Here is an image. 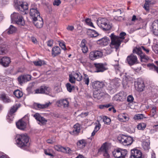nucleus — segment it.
I'll use <instances>...</instances> for the list:
<instances>
[{
    "label": "nucleus",
    "instance_id": "b1692460",
    "mask_svg": "<svg viewBox=\"0 0 158 158\" xmlns=\"http://www.w3.org/2000/svg\"><path fill=\"white\" fill-rule=\"evenodd\" d=\"M16 125L18 128L21 130H24L26 127V123L23 119L19 120L16 123Z\"/></svg>",
    "mask_w": 158,
    "mask_h": 158
},
{
    "label": "nucleus",
    "instance_id": "69168bd1",
    "mask_svg": "<svg viewBox=\"0 0 158 158\" xmlns=\"http://www.w3.org/2000/svg\"><path fill=\"white\" fill-rule=\"evenodd\" d=\"M60 46L64 50H66V48L64 43L63 42H61L59 43Z\"/></svg>",
    "mask_w": 158,
    "mask_h": 158
},
{
    "label": "nucleus",
    "instance_id": "bf43d9fd",
    "mask_svg": "<svg viewBox=\"0 0 158 158\" xmlns=\"http://www.w3.org/2000/svg\"><path fill=\"white\" fill-rule=\"evenodd\" d=\"M17 31L16 27L10 25V34L16 33Z\"/></svg>",
    "mask_w": 158,
    "mask_h": 158
},
{
    "label": "nucleus",
    "instance_id": "6e6d98bb",
    "mask_svg": "<svg viewBox=\"0 0 158 158\" xmlns=\"http://www.w3.org/2000/svg\"><path fill=\"white\" fill-rule=\"evenodd\" d=\"M127 62L130 66L138 63L137 60H127Z\"/></svg>",
    "mask_w": 158,
    "mask_h": 158
},
{
    "label": "nucleus",
    "instance_id": "cd10ccee",
    "mask_svg": "<svg viewBox=\"0 0 158 158\" xmlns=\"http://www.w3.org/2000/svg\"><path fill=\"white\" fill-rule=\"evenodd\" d=\"M8 48V46L6 44L0 45V55L6 54L7 52Z\"/></svg>",
    "mask_w": 158,
    "mask_h": 158
},
{
    "label": "nucleus",
    "instance_id": "bb28decb",
    "mask_svg": "<svg viewBox=\"0 0 158 158\" xmlns=\"http://www.w3.org/2000/svg\"><path fill=\"white\" fill-rule=\"evenodd\" d=\"M52 104V102H47L46 103L43 104H41L38 103H36L35 104V106H37L39 108L43 109L48 108Z\"/></svg>",
    "mask_w": 158,
    "mask_h": 158
},
{
    "label": "nucleus",
    "instance_id": "5701e85b",
    "mask_svg": "<svg viewBox=\"0 0 158 158\" xmlns=\"http://www.w3.org/2000/svg\"><path fill=\"white\" fill-rule=\"evenodd\" d=\"M151 27L154 34L158 36V19L155 20L153 22Z\"/></svg>",
    "mask_w": 158,
    "mask_h": 158
},
{
    "label": "nucleus",
    "instance_id": "09e8293b",
    "mask_svg": "<svg viewBox=\"0 0 158 158\" xmlns=\"http://www.w3.org/2000/svg\"><path fill=\"white\" fill-rule=\"evenodd\" d=\"M146 125L145 123H141L139 124L137 126V128L139 130H143L146 127Z\"/></svg>",
    "mask_w": 158,
    "mask_h": 158
},
{
    "label": "nucleus",
    "instance_id": "603ef678",
    "mask_svg": "<svg viewBox=\"0 0 158 158\" xmlns=\"http://www.w3.org/2000/svg\"><path fill=\"white\" fill-rule=\"evenodd\" d=\"M122 12L121 10L120 9H118L116 11H114L113 15L114 16V18L120 16Z\"/></svg>",
    "mask_w": 158,
    "mask_h": 158
},
{
    "label": "nucleus",
    "instance_id": "393cba45",
    "mask_svg": "<svg viewBox=\"0 0 158 158\" xmlns=\"http://www.w3.org/2000/svg\"><path fill=\"white\" fill-rule=\"evenodd\" d=\"M86 40L84 39L82 40L80 44V46L81 48L82 52L84 53H86L88 51V48L86 45Z\"/></svg>",
    "mask_w": 158,
    "mask_h": 158
},
{
    "label": "nucleus",
    "instance_id": "c9c22d12",
    "mask_svg": "<svg viewBox=\"0 0 158 158\" xmlns=\"http://www.w3.org/2000/svg\"><path fill=\"white\" fill-rule=\"evenodd\" d=\"M80 130V125L78 123H76L74 126L73 132L75 134L79 132Z\"/></svg>",
    "mask_w": 158,
    "mask_h": 158
},
{
    "label": "nucleus",
    "instance_id": "13d9d810",
    "mask_svg": "<svg viewBox=\"0 0 158 158\" xmlns=\"http://www.w3.org/2000/svg\"><path fill=\"white\" fill-rule=\"evenodd\" d=\"M114 62L117 63L116 64H113V65L114 66L115 69L116 71H120V67L119 66L118 64V61L117 60H115L114 61Z\"/></svg>",
    "mask_w": 158,
    "mask_h": 158
},
{
    "label": "nucleus",
    "instance_id": "49530a36",
    "mask_svg": "<svg viewBox=\"0 0 158 158\" xmlns=\"http://www.w3.org/2000/svg\"><path fill=\"white\" fill-rule=\"evenodd\" d=\"M148 66L149 67L150 69L156 71L158 73V67L156 66L153 64H148Z\"/></svg>",
    "mask_w": 158,
    "mask_h": 158
},
{
    "label": "nucleus",
    "instance_id": "9b49d317",
    "mask_svg": "<svg viewBox=\"0 0 158 158\" xmlns=\"http://www.w3.org/2000/svg\"><path fill=\"white\" fill-rule=\"evenodd\" d=\"M127 95L126 92L121 91L114 95L113 99L117 101L123 102L126 99Z\"/></svg>",
    "mask_w": 158,
    "mask_h": 158
},
{
    "label": "nucleus",
    "instance_id": "e433bc0d",
    "mask_svg": "<svg viewBox=\"0 0 158 158\" xmlns=\"http://www.w3.org/2000/svg\"><path fill=\"white\" fill-rule=\"evenodd\" d=\"M13 94L18 98H21L23 95L22 92L18 89L15 90Z\"/></svg>",
    "mask_w": 158,
    "mask_h": 158
},
{
    "label": "nucleus",
    "instance_id": "8fccbe9b",
    "mask_svg": "<svg viewBox=\"0 0 158 158\" xmlns=\"http://www.w3.org/2000/svg\"><path fill=\"white\" fill-rule=\"evenodd\" d=\"M85 22L86 24L90 27H94L93 23L91 21V20L89 18H87L85 20Z\"/></svg>",
    "mask_w": 158,
    "mask_h": 158
},
{
    "label": "nucleus",
    "instance_id": "2eb2a0df",
    "mask_svg": "<svg viewBox=\"0 0 158 158\" xmlns=\"http://www.w3.org/2000/svg\"><path fill=\"white\" fill-rule=\"evenodd\" d=\"M135 86L136 89L139 92L143 91L145 87L144 82L142 80L135 82Z\"/></svg>",
    "mask_w": 158,
    "mask_h": 158
},
{
    "label": "nucleus",
    "instance_id": "72a5a7b5",
    "mask_svg": "<svg viewBox=\"0 0 158 158\" xmlns=\"http://www.w3.org/2000/svg\"><path fill=\"white\" fill-rule=\"evenodd\" d=\"M59 102L64 107H67L69 106V102L67 99L61 100L59 101Z\"/></svg>",
    "mask_w": 158,
    "mask_h": 158
},
{
    "label": "nucleus",
    "instance_id": "864d4df0",
    "mask_svg": "<svg viewBox=\"0 0 158 158\" xmlns=\"http://www.w3.org/2000/svg\"><path fill=\"white\" fill-rule=\"evenodd\" d=\"M66 86L67 90L69 92H71L72 91L73 89L74 88V86L72 85L69 83H67L66 85Z\"/></svg>",
    "mask_w": 158,
    "mask_h": 158
},
{
    "label": "nucleus",
    "instance_id": "37998d69",
    "mask_svg": "<svg viewBox=\"0 0 158 158\" xmlns=\"http://www.w3.org/2000/svg\"><path fill=\"white\" fill-rule=\"evenodd\" d=\"M84 75L83 81L85 83V84L88 85L89 82V77L88 75L86 74H84Z\"/></svg>",
    "mask_w": 158,
    "mask_h": 158
},
{
    "label": "nucleus",
    "instance_id": "423d86ee",
    "mask_svg": "<svg viewBox=\"0 0 158 158\" xmlns=\"http://www.w3.org/2000/svg\"><path fill=\"white\" fill-rule=\"evenodd\" d=\"M118 139L120 143L125 146L131 145L133 141V138L131 137H127L123 135H119Z\"/></svg>",
    "mask_w": 158,
    "mask_h": 158
},
{
    "label": "nucleus",
    "instance_id": "a878e982",
    "mask_svg": "<svg viewBox=\"0 0 158 158\" xmlns=\"http://www.w3.org/2000/svg\"><path fill=\"white\" fill-rule=\"evenodd\" d=\"M61 52V49L60 48L56 46L54 47L52 50V55L53 56L55 57L60 54Z\"/></svg>",
    "mask_w": 158,
    "mask_h": 158
},
{
    "label": "nucleus",
    "instance_id": "680f3d73",
    "mask_svg": "<svg viewBox=\"0 0 158 158\" xmlns=\"http://www.w3.org/2000/svg\"><path fill=\"white\" fill-rule=\"evenodd\" d=\"M54 148L57 151L62 152L63 147L60 145H55L54 146Z\"/></svg>",
    "mask_w": 158,
    "mask_h": 158
},
{
    "label": "nucleus",
    "instance_id": "9d476101",
    "mask_svg": "<svg viewBox=\"0 0 158 158\" xmlns=\"http://www.w3.org/2000/svg\"><path fill=\"white\" fill-rule=\"evenodd\" d=\"M30 15L32 19H36L38 17H40L39 11L37 10V8L34 5H32L30 10Z\"/></svg>",
    "mask_w": 158,
    "mask_h": 158
},
{
    "label": "nucleus",
    "instance_id": "412c9836",
    "mask_svg": "<svg viewBox=\"0 0 158 158\" xmlns=\"http://www.w3.org/2000/svg\"><path fill=\"white\" fill-rule=\"evenodd\" d=\"M110 40L107 37H104L98 40L97 41L98 44H99L101 46H106L109 43Z\"/></svg>",
    "mask_w": 158,
    "mask_h": 158
},
{
    "label": "nucleus",
    "instance_id": "20e7f679",
    "mask_svg": "<svg viewBox=\"0 0 158 158\" xmlns=\"http://www.w3.org/2000/svg\"><path fill=\"white\" fill-rule=\"evenodd\" d=\"M97 23L98 26L103 30H109L111 28L109 21L106 18H99L97 20Z\"/></svg>",
    "mask_w": 158,
    "mask_h": 158
},
{
    "label": "nucleus",
    "instance_id": "052dcab7",
    "mask_svg": "<svg viewBox=\"0 0 158 158\" xmlns=\"http://www.w3.org/2000/svg\"><path fill=\"white\" fill-rule=\"evenodd\" d=\"M98 35V33L94 30H93L91 34V36L92 37H96Z\"/></svg>",
    "mask_w": 158,
    "mask_h": 158
},
{
    "label": "nucleus",
    "instance_id": "7ed1b4c3",
    "mask_svg": "<svg viewBox=\"0 0 158 158\" xmlns=\"http://www.w3.org/2000/svg\"><path fill=\"white\" fill-rule=\"evenodd\" d=\"M11 22L20 26H24L25 21L22 15L18 13L14 12L10 15Z\"/></svg>",
    "mask_w": 158,
    "mask_h": 158
},
{
    "label": "nucleus",
    "instance_id": "58836bf2",
    "mask_svg": "<svg viewBox=\"0 0 158 158\" xmlns=\"http://www.w3.org/2000/svg\"><path fill=\"white\" fill-rule=\"evenodd\" d=\"M119 116V118L123 120V122H125L129 119L127 114L125 113L121 114Z\"/></svg>",
    "mask_w": 158,
    "mask_h": 158
},
{
    "label": "nucleus",
    "instance_id": "2f4dec72",
    "mask_svg": "<svg viewBox=\"0 0 158 158\" xmlns=\"http://www.w3.org/2000/svg\"><path fill=\"white\" fill-rule=\"evenodd\" d=\"M20 106V105L19 104H16L13 105L10 109V116L11 114L15 112Z\"/></svg>",
    "mask_w": 158,
    "mask_h": 158
},
{
    "label": "nucleus",
    "instance_id": "aec40b11",
    "mask_svg": "<svg viewBox=\"0 0 158 158\" xmlns=\"http://www.w3.org/2000/svg\"><path fill=\"white\" fill-rule=\"evenodd\" d=\"M33 117L37 121L42 124H45L47 121V119L42 117L38 113H36L34 115Z\"/></svg>",
    "mask_w": 158,
    "mask_h": 158
},
{
    "label": "nucleus",
    "instance_id": "c756f323",
    "mask_svg": "<svg viewBox=\"0 0 158 158\" xmlns=\"http://www.w3.org/2000/svg\"><path fill=\"white\" fill-rule=\"evenodd\" d=\"M28 7L27 4H25L24 2H23L22 4L17 9L18 10L20 11L21 12H23L26 10L28 9Z\"/></svg>",
    "mask_w": 158,
    "mask_h": 158
},
{
    "label": "nucleus",
    "instance_id": "1a4fd4ad",
    "mask_svg": "<svg viewBox=\"0 0 158 158\" xmlns=\"http://www.w3.org/2000/svg\"><path fill=\"white\" fill-rule=\"evenodd\" d=\"M92 86L95 90H105L103 88L106 86V85L103 81H95L92 82Z\"/></svg>",
    "mask_w": 158,
    "mask_h": 158
},
{
    "label": "nucleus",
    "instance_id": "4d7b16f0",
    "mask_svg": "<svg viewBox=\"0 0 158 158\" xmlns=\"http://www.w3.org/2000/svg\"><path fill=\"white\" fill-rule=\"evenodd\" d=\"M75 78L74 76L72 74L69 75V81L72 83H74L75 81Z\"/></svg>",
    "mask_w": 158,
    "mask_h": 158
},
{
    "label": "nucleus",
    "instance_id": "a18cd8bd",
    "mask_svg": "<svg viewBox=\"0 0 158 158\" xmlns=\"http://www.w3.org/2000/svg\"><path fill=\"white\" fill-rule=\"evenodd\" d=\"M103 121L104 122L105 124L107 125L110 124L111 123L110 119L108 117L106 116H104L103 117Z\"/></svg>",
    "mask_w": 158,
    "mask_h": 158
},
{
    "label": "nucleus",
    "instance_id": "ea45409f",
    "mask_svg": "<svg viewBox=\"0 0 158 158\" xmlns=\"http://www.w3.org/2000/svg\"><path fill=\"white\" fill-rule=\"evenodd\" d=\"M34 65L36 66H41L45 64V62L42 60H38L33 61Z\"/></svg>",
    "mask_w": 158,
    "mask_h": 158
},
{
    "label": "nucleus",
    "instance_id": "7c9ffc66",
    "mask_svg": "<svg viewBox=\"0 0 158 158\" xmlns=\"http://www.w3.org/2000/svg\"><path fill=\"white\" fill-rule=\"evenodd\" d=\"M86 145V141L83 139L79 140L77 143V146L80 148H83Z\"/></svg>",
    "mask_w": 158,
    "mask_h": 158
},
{
    "label": "nucleus",
    "instance_id": "f3484780",
    "mask_svg": "<svg viewBox=\"0 0 158 158\" xmlns=\"http://www.w3.org/2000/svg\"><path fill=\"white\" fill-rule=\"evenodd\" d=\"M103 56L102 52L99 51H94L90 52L89 55V58H95L99 59L102 57Z\"/></svg>",
    "mask_w": 158,
    "mask_h": 158
},
{
    "label": "nucleus",
    "instance_id": "e2e57ef3",
    "mask_svg": "<svg viewBox=\"0 0 158 158\" xmlns=\"http://www.w3.org/2000/svg\"><path fill=\"white\" fill-rule=\"evenodd\" d=\"M127 59H137V56L133 54H131L127 56Z\"/></svg>",
    "mask_w": 158,
    "mask_h": 158
},
{
    "label": "nucleus",
    "instance_id": "39448f33",
    "mask_svg": "<svg viewBox=\"0 0 158 158\" xmlns=\"http://www.w3.org/2000/svg\"><path fill=\"white\" fill-rule=\"evenodd\" d=\"M120 80L119 79L113 80L110 84L107 89L111 94H113L116 91L117 88L120 85Z\"/></svg>",
    "mask_w": 158,
    "mask_h": 158
},
{
    "label": "nucleus",
    "instance_id": "f8f14e48",
    "mask_svg": "<svg viewBox=\"0 0 158 158\" xmlns=\"http://www.w3.org/2000/svg\"><path fill=\"white\" fill-rule=\"evenodd\" d=\"M94 65L96 68V70L95 72L96 73L103 72L108 69L106 67L107 64L106 63H94Z\"/></svg>",
    "mask_w": 158,
    "mask_h": 158
},
{
    "label": "nucleus",
    "instance_id": "de8ad7c7",
    "mask_svg": "<svg viewBox=\"0 0 158 158\" xmlns=\"http://www.w3.org/2000/svg\"><path fill=\"white\" fill-rule=\"evenodd\" d=\"M144 118L143 114H137L134 116V119L135 120L141 119H143Z\"/></svg>",
    "mask_w": 158,
    "mask_h": 158
},
{
    "label": "nucleus",
    "instance_id": "ddd939ff",
    "mask_svg": "<svg viewBox=\"0 0 158 158\" xmlns=\"http://www.w3.org/2000/svg\"><path fill=\"white\" fill-rule=\"evenodd\" d=\"M51 89L50 87L45 86H42L39 88L35 90V94H48L51 91Z\"/></svg>",
    "mask_w": 158,
    "mask_h": 158
},
{
    "label": "nucleus",
    "instance_id": "5fc2aeb1",
    "mask_svg": "<svg viewBox=\"0 0 158 158\" xmlns=\"http://www.w3.org/2000/svg\"><path fill=\"white\" fill-rule=\"evenodd\" d=\"M156 107L153 106L152 107L150 111V115L151 117H154L156 114Z\"/></svg>",
    "mask_w": 158,
    "mask_h": 158
},
{
    "label": "nucleus",
    "instance_id": "79ce46f5",
    "mask_svg": "<svg viewBox=\"0 0 158 158\" xmlns=\"http://www.w3.org/2000/svg\"><path fill=\"white\" fill-rule=\"evenodd\" d=\"M62 152L69 154H71L73 153V151L69 147H63Z\"/></svg>",
    "mask_w": 158,
    "mask_h": 158
},
{
    "label": "nucleus",
    "instance_id": "6e6552de",
    "mask_svg": "<svg viewBox=\"0 0 158 158\" xmlns=\"http://www.w3.org/2000/svg\"><path fill=\"white\" fill-rule=\"evenodd\" d=\"M127 151L125 149L118 148L113 152V155L117 158H125L127 153Z\"/></svg>",
    "mask_w": 158,
    "mask_h": 158
},
{
    "label": "nucleus",
    "instance_id": "c03bdc74",
    "mask_svg": "<svg viewBox=\"0 0 158 158\" xmlns=\"http://www.w3.org/2000/svg\"><path fill=\"white\" fill-rule=\"evenodd\" d=\"M10 62L6 60H0V64L4 67H6L9 66Z\"/></svg>",
    "mask_w": 158,
    "mask_h": 158
},
{
    "label": "nucleus",
    "instance_id": "a211bd4d",
    "mask_svg": "<svg viewBox=\"0 0 158 158\" xmlns=\"http://www.w3.org/2000/svg\"><path fill=\"white\" fill-rule=\"evenodd\" d=\"M31 76L29 75H24L19 77L18 81L20 84L29 81L31 80Z\"/></svg>",
    "mask_w": 158,
    "mask_h": 158
},
{
    "label": "nucleus",
    "instance_id": "f03ea898",
    "mask_svg": "<svg viewBox=\"0 0 158 158\" xmlns=\"http://www.w3.org/2000/svg\"><path fill=\"white\" fill-rule=\"evenodd\" d=\"M16 141L20 147L27 146L29 142L28 137L24 134L18 135L16 136Z\"/></svg>",
    "mask_w": 158,
    "mask_h": 158
},
{
    "label": "nucleus",
    "instance_id": "c85d7f7f",
    "mask_svg": "<svg viewBox=\"0 0 158 158\" xmlns=\"http://www.w3.org/2000/svg\"><path fill=\"white\" fill-rule=\"evenodd\" d=\"M150 142L149 140H147L143 141L142 143L143 149L146 151H148L150 148Z\"/></svg>",
    "mask_w": 158,
    "mask_h": 158
},
{
    "label": "nucleus",
    "instance_id": "4be33fe9",
    "mask_svg": "<svg viewBox=\"0 0 158 158\" xmlns=\"http://www.w3.org/2000/svg\"><path fill=\"white\" fill-rule=\"evenodd\" d=\"M34 24L38 28H41L43 25V19L40 17H38L36 19H34Z\"/></svg>",
    "mask_w": 158,
    "mask_h": 158
},
{
    "label": "nucleus",
    "instance_id": "338daca9",
    "mask_svg": "<svg viewBox=\"0 0 158 158\" xmlns=\"http://www.w3.org/2000/svg\"><path fill=\"white\" fill-rule=\"evenodd\" d=\"M7 3H8V2L6 0H0V5L3 6L6 4Z\"/></svg>",
    "mask_w": 158,
    "mask_h": 158
},
{
    "label": "nucleus",
    "instance_id": "473e14b6",
    "mask_svg": "<svg viewBox=\"0 0 158 158\" xmlns=\"http://www.w3.org/2000/svg\"><path fill=\"white\" fill-rule=\"evenodd\" d=\"M101 124L99 123H95V126L94 127V130L92 133V136H94L95 133L99 130L101 127Z\"/></svg>",
    "mask_w": 158,
    "mask_h": 158
},
{
    "label": "nucleus",
    "instance_id": "4468645a",
    "mask_svg": "<svg viewBox=\"0 0 158 158\" xmlns=\"http://www.w3.org/2000/svg\"><path fill=\"white\" fill-rule=\"evenodd\" d=\"M108 146L105 144H103L100 149L99 151L102 154L105 158H109L110 157L108 151Z\"/></svg>",
    "mask_w": 158,
    "mask_h": 158
},
{
    "label": "nucleus",
    "instance_id": "f257e3e1",
    "mask_svg": "<svg viewBox=\"0 0 158 158\" xmlns=\"http://www.w3.org/2000/svg\"><path fill=\"white\" fill-rule=\"evenodd\" d=\"M126 35L124 32H121L120 34V36L115 35L114 33L111 34L110 36L111 42L110 46L111 48H115L117 49L120 45L121 42L124 39V36Z\"/></svg>",
    "mask_w": 158,
    "mask_h": 158
},
{
    "label": "nucleus",
    "instance_id": "3c124183",
    "mask_svg": "<svg viewBox=\"0 0 158 158\" xmlns=\"http://www.w3.org/2000/svg\"><path fill=\"white\" fill-rule=\"evenodd\" d=\"M10 35V27H9L7 30L4 31L2 34V35L5 37H6L8 35Z\"/></svg>",
    "mask_w": 158,
    "mask_h": 158
},
{
    "label": "nucleus",
    "instance_id": "0e129e2a",
    "mask_svg": "<svg viewBox=\"0 0 158 158\" xmlns=\"http://www.w3.org/2000/svg\"><path fill=\"white\" fill-rule=\"evenodd\" d=\"M133 100L134 98L132 95H129L128 96L127 99L128 102H131L133 101Z\"/></svg>",
    "mask_w": 158,
    "mask_h": 158
},
{
    "label": "nucleus",
    "instance_id": "dca6fc26",
    "mask_svg": "<svg viewBox=\"0 0 158 158\" xmlns=\"http://www.w3.org/2000/svg\"><path fill=\"white\" fill-rule=\"evenodd\" d=\"M141 152L138 150L132 149L131 151L130 158H142Z\"/></svg>",
    "mask_w": 158,
    "mask_h": 158
},
{
    "label": "nucleus",
    "instance_id": "6ab92c4d",
    "mask_svg": "<svg viewBox=\"0 0 158 158\" xmlns=\"http://www.w3.org/2000/svg\"><path fill=\"white\" fill-rule=\"evenodd\" d=\"M106 94L105 90H95L94 93V97L97 99H100Z\"/></svg>",
    "mask_w": 158,
    "mask_h": 158
},
{
    "label": "nucleus",
    "instance_id": "0eeeda50",
    "mask_svg": "<svg viewBox=\"0 0 158 158\" xmlns=\"http://www.w3.org/2000/svg\"><path fill=\"white\" fill-rule=\"evenodd\" d=\"M141 48L146 52L147 53L149 52V49H146L143 46H141V48H136L134 49L133 50V52H136L137 54L140 56L141 59H149V58L142 52Z\"/></svg>",
    "mask_w": 158,
    "mask_h": 158
},
{
    "label": "nucleus",
    "instance_id": "a19ab883",
    "mask_svg": "<svg viewBox=\"0 0 158 158\" xmlns=\"http://www.w3.org/2000/svg\"><path fill=\"white\" fill-rule=\"evenodd\" d=\"M23 2L22 0H14V6L17 9Z\"/></svg>",
    "mask_w": 158,
    "mask_h": 158
},
{
    "label": "nucleus",
    "instance_id": "4c0bfd02",
    "mask_svg": "<svg viewBox=\"0 0 158 158\" xmlns=\"http://www.w3.org/2000/svg\"><path fill=\"white\" fill-rule=\"evenodd\" d=\"M73 76L77 81H80L82 79V76L79 72L75 73L73 74Z\"/></svg>",
    "mask_w": 158,
    "mask_h": 158
},
{
    "label": "nucleus",
    "instance_id": "774afa93",
    "mask_svg": "<svg viewBox=\"0 0 158 158\" xmlns=\"http://www.w3.org/2000/svg\"><path fill=\"white\" fill-rule=\"evenodd\" d=\"M153 50L156 53H158V42L155 45Z\"/></svg>",
    "mask_w": 158,
    "mask_h": 158
},
{
    "label": "nucleus",
    "instance_id": "f704fd0d",
    "mask_svg": "<svg viewBox=\"0 0 158 158\" xmlns=\"http://www.w3.org/2000/svg\"><path fill=\"white\" fill-rule=\"evenodd\" d=\"M0 98L1 100L5 103L9 102V99L5 94H2L1 95Z\"/></svg>",
    "mask_w": 158,
    "mask_h": 158
}]
</instances>
